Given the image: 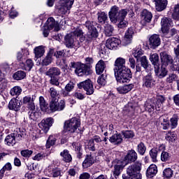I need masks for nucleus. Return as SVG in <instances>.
Instances as JSON below:
<instances>
[{
  "label": "nucleus",
  "mask_w": 179,
  "mask_h": 179,
  "mask_svg": "<svg viewBox=\"0 0 179 179\" xmlns=\"http://www.w3.org/2000/svg\"><path fill=\"white\" fill-rule=\"evenodd\" d=\"M34 51L36 58H41L44 55V52H45L43 46H38L34 48Z\"/></svg>",
  "instance_id": "41"
},
{
  "label": "nucleus",
  "mask_w": 179,
  "mask_h": 179,
  "mask_svg": "<svg viewBox=\"0 0 179 179\" xmlns=\"http://www.w3.org/2000/svg\"><path fill=\"white\" fill-rule=\"evenodd\" d=\"M122 134L126 139H131L135 136L134 131L129 130L122 131Z\"/></svg>",
  "instance_id": "58"
},
{
  "label": "nucleus",
  "mask_w": 179,
  "mask_h": 179,
  "mask_svg": "<svg viewBox=\"0 0 179 179\" xmlns=\"http://www.w3.org/2000/svg\"><path fill=\"white\" fill-rule=\"evenodd\" d=\"M171 156H170V154L167 152H162L161 154V160L162 162H169L170 160V158Z\"/></svg>",
  "instance_id": "63"
},
{
  "label": "nucleus",
  "mask_w": 179,
  "mask_h": 179,
  "mask_svg": "<svg viewBox=\"0 0 179 179\" xmlns=\"http://www.w3.org/2000/svg\"><path fill=\"white\" fill-rule=\"evenodd\" d=\"M46 76L52 77V76H59L61 75V69L58 67H50L46 72Z\"/></svg>",
  "instance_id": "30"
},
{
  "label": "nucleus",
  "mask_w": 179,
  "mask_h": 179,
  "mask_svg": "<svg viewBox=\"0 0 179 179\" xmlns=\"http://www.w3.org/2000/svg\"><path fill=\"white\" fill-rule=\"evenodd\" d=\"M134 28L130 27L129 28L124 35V38L123 40L124 43L127 45L128 44H131L132 41V36H134Z\"/></svg>",
  "instance_id": "23"
},
{
  "label": "nucleus",
  "mask_w": 179,
  "mask_h": 179,
  "mask_svg": "<svg viewBox=\"0 0 179 179\" xmlns=\"http://www.w3.org/2000/svg\"><path fill=\"white\" fill-rule=\"evenodd\" d=\"M161 43L160 36L157 34H153L149 38V45L152 50H156Z\"/></svg>",
  "instance_id": "13"
},
{
  "label": "nucleus",
  "mask_w": 179,
  "mask_h": 179,
  "mask_svg": "<svg viewBox=\"0 0 179 179\" xmlns=\"http://www.w3.org/2000/svg\"><path fill=\"white\" fill-rule=\"evenodd\" d=\"M161 62L162 65L167 66L168 65H171L174 62L173 57L171 55L166 54L165 52H162L160 53Z\"/></svg>",
  "instance_id": "14"
},
{
  "label": "nucleus",
  "mask_w": 179,
  "mask_h": 179,
  "mask_svg": "<svg viewBox=\"0 0 179 179\" xmlns=\"http://www.w3.org/2000/svg\"><path fill=\"white\" fill-rule=\"evenodd\" d=\"M13 137L15 138V141L17 142H19V141H22V138H24V132L21 131L20 129H17L14 131L13 134H12Z\"/></svg>",
  "instance_id": "42"
},
{
  "label": "nucleus",
  "mask_w": 179,
  "mask_h": 179,
  "mask_svg": "<svg viewBox=\"0 0 179 179\" xmlns=\"http://www.w3.org/2000/svg\"><path fill=\"white\" fill-rule=\"evenodd\" d=\"M141 16L144 23H150V22H152V17H153L152 13L148 11L146 9L142 11Z\"/></svg>",
  "instance_id": "27"
},
{
  "label": "nucleus",
  "mask_w": 179,
  "mask_h": 179,
  "mask_svg": "<svg viewBox=\"0 0 179 179\" xmlns=\"http://www.w3.org/2000/svg\"><path fill=\"white\" fill-rule=\"evenodd\" d=\"M176 135L174 133H171V132H169V134H167L166 135L165 139L168 141V142H174V141H176Z\"/></svg>",
  "instance_id": "60"
},
{
  "label": "nucleus",
  "mask_w": 179,
  "mask_h": 179,
  "mask_svg": "<svg viewBox=\"0 0 179 179\" xmlns=\"http://www.w3.org/2000/svg\"><path fill=\"white\" fill-rule=\"evenodd\" d=\"M34 100H36V95H27L23 97L22 103L27 104L29 110H36Z\"/></svg>",
  "instance_id": "11"
},
{
  "label": "nucleus",
  "mask_w": 179,
  "mask_h": 179,
  "mask_svg": "<svg viewBox=\"0 0 179 179\" xmlns=\"http://www.w3.org/2000/svg\"><path fill=\"white\" fill-rule=\"evenodd\" d=\"M134 86V84H129L127 85L117 87V90L118 93H120V94H126V93H128L131 91Z\"/></svg>",
  "instance_id": "32"
},
{
  "label": "nucleus",
  "mask_w": 179,
  "mask_h": 179,
  "mask_svg": "<svg viewBox=\"0 0 179 179\" xmlns=\"http://www.w3.org/2000/svg\"><path fill=\"white\" fill-rule=\"evenodd\" d=\"M48 177L52 178H61L62 177V169L57 166L49 167L48 170Z\"/></svg>",
  "instance_id": "12"
},
{
  "label": "nucleus",
  "mask_w": 179,
  "mask_h": 179,
  "mask_svg": "<svg viewBox=\"0 0 179 179\" xmlns=\"http://www.w3.org/2000/svg\"><path fill=\"white\" fill-rule=\"evenodd\" d=\"M52 126V118L48 117L45 120H43L41 122L38 124L39 128L44 131V132H48L50 127Z\"/></svg>",
  "instance_id": "17"
},
{
  "label": "nucleus",
  "mask_w": 179,
  "mask_h": 179,
  "mask_svg": "<svg viewBox=\"0 0 179 179\" xmlns=\"http://www.w3.org/2000/svg\"><path fill=\"white\" fill-rule=\"evenodd\" d=\"M173 170L170 168H166L163 171V176L165 178H171L173 177Z\"/></svg>",
  "instance_id": "57"
},
{
  "label": "nucleus",
  "mask_w": 179,
  "mask_h": 179,
  "mask_svg": "<svg viewBox=\"0 0 179 179\" xmlns=\"http://www.w3.org/2000/svg\"><path fill=\"white\" fill-rule=\"evenodd\" d=\"M94 163V159L92 157V155H87L85 160L83 162V167L84 169H88Z\"/></svg>",
  "instance_id": "33"
},
{
  "label": "nucleus",
  "mask_w": 179,
  "mask_h": 179,
  "mask_svg": "<svg viewBox=\"0 0 179 179\" xmlns=\"http://www.w3.org/2000/svg\"><path fill=\"white\" fill-rule=\"evenodd\" d=\"M138 160V154L134 150H131L127 152V155L124 157V162L127 163H132L134 162H136Z\"/></svg>",
  "instance_id": "16"
},
{
  "label": "nucleus",
  "mask_w": 179,
  "mask_h": 179,
  "mask_svg": "<svg viewBox=\"0 0 179 179\" xmlns=\"http://www.w3.org/2000/svg\"><path fill=\"white\" fill-rule=\"evenodd\" d=\"M39 104L42 111H47L48 110V103L45 101L44 96L39 97Z\"/></svg>",
  "instance_id": "47"
},
{
  "label": "nucleus",
  "mask_w": 179,
  "mask_h": 179,
  "mask_svg": "<svg viewBox=\"0 0 179 179\" xmlns=\"http://www.w3.org/2000/svg\"><path fill=\"white\" fill-rule=\"evenodd\" d=\"M155 2V8L157 12H162L167 8L169 1L167 0H154Z\"/></svg>",
  "instance_id": "22"
},
{
  "label": "nucleus",
  "mask_w": 179,
  "mask_h": 179,
  "mask_svg": "<svg viewBox=\"0 0 179 179\" xmlns=\"http://www.w3.org/2000/svg\"><path fill=\"white\" fill-rule=\"evenodd\" d=\"M159 66L155 67V75L159 79H163V78H166V76H167L169 71H167V68H166V66L162 64L161 66V69Z\"/></svg>",
  "instance_id": "19"
},
{
  "label": "nucleus",
  "mask_w": 179,
  "mask_h": 179,
  "mask_svg": "<svg viewBox=\"0 0 179 179\" xmlns=\"http://www.w3.org/2000/svg\"><path fill=\"white\" fill-rule=\"evenodd\" d=\"M70 68L75 69V73L77 76H89V75H92L90 66L79 62H71L70 63Z\"/></svg>",
  "instance_id": "4"
},
{
  "label": "nucleus",
  "mask_w": 179,
  "mask_h": 179,
  "mask_svg": "<svg viewBox=\"0 0 179 179\" xmlns=\"http://www.w3.org/2000/svg\"><path fill=\"white\" fill-rule=\"evenodd\" d=\"M72 146L76 150L77 159H82L83 156V149H82V143H80V142H73L72 143Z\"/></svg>",
  "instance_id": "24"
},
{
  "label": "nucleus",
  "mask_w": 179,
  "mask_h": 179,
  "mask_svg": "<svg viewBox=\"0 0 179 179\" xmlns=\"http://www.w3.org/2000/svg\"><path fill=\"white\" fill-rule=\"evenodd\" d=\"M55 142H57V138L53 136H50L46 141L47 149H50L51 146H54V145H55Z\"/></svg>",
  "instance_id": "51"
},
{
  "label": "nucleus",
  "mask_w": 179,
  "mask_h": 179,
  "mask_svg": "<svg viewBox=\"0 0 179 179\" xmlns=\"http://www.w3.org/2000/svg\"><path fill=\"white\" fill-rule=\"evenodd\" d=\"M117 22H119L117 24V27H119V29H124V27H127V26H128V22L125 20V17L117 20Z\"/></svg>",
  "instance_id": "59"
},
{
  "label": "nucleus",
  "mask_w": 179,
  "mask_h": 179,
  "mask_svg": "<svg viewBox=\"0 0 179 179\" xmlns=\"http://www.w3.org/2000/svg\"><path fill=\"white\" fill-rule=\"evenodd\" d=\"M13 78L15 80H22L26 78V73L23 71H18L13 75Z\"/></svg>",
  "instance_id": "45"
},
{
  "label": "nucleus",
  "mask_w": 179,
  "mask_h": 179,
  "mask_svg": "<svg viewBox=\"0 0 179 179\" xmlns=\"http://www.w3.org/2000/svg\"><path fill=\"white\" fill-rule=\"evenodd\" d=\"M109 141L113 145H120L122 143V135L121 134H115L109 138Z\"/></svg>",
  "instance_id": "28"
},
{
  "label": "nucleus",
  "mask_w": 179,
  "mask_h": 179,
  "mask_svg": "<svg viewBox=\"0 0 179 179\" xmlns=\"http://www.w3.org/2000/svg\"><path fill=\"white\" fill-rule=\"evenodd\" d=\"M114 31V27L110 24H106L105 26V34L108 37H111L113 36V33Z\"/></svg>",
  "instance_id": "53"
},
{
  "label": "nucleus",
  "mask_w": 179,
  "mask_h": 179,
  "mask_svg": "<svg viewBox=\"0 0 179 179\" xmlns=\"http://www.w3.org/2000/svg\"><path fill=\"white\" fill-rule=\"evenodd\" d=\"M76 37L80 38V41L85 40V37H83V31L80 28L76 29L75 31L65 36L64 44L67 48H73V47H75V43H76L75 39H76Z\"/></svg>",
  "instance_id": "2"
},
{
  "label": "nucleus",
  "mask_w": 179,
  "mask_h": 179,
  "mask_svg": "<svg viewBox=\"0 0 179 179\" xmlns=\"http://www.w3.org/2000/svg\"><path fill=\"white\" fill-rule=\"evenodd\" d=\"M157 153H159L157 148H152L150 150V156L154 162H157Z\"/></svg>",
  "instance_id": "55"
},
{
  "label": "nucleus",
  "mask_w": 179,
  "mask_h": 179,
  "mask_svg": "<svg viewBox=\"0 0 179 179\" xmlns=\"http://www.w3.org/2000/svg\"><path fill=\"white\" fill-rule=\"evenodd\" d=\"M12 171V164L7 162L0 170V179L3 178L5 176V171Z\"/></svg>",
  "instance_id": "38"
},
{
  "label": "nucleus",
  "mask_w": 179,
  "mask_h": 179,
  "mask_svg": "<svg viewBox=\"0 0 179 179\" xmlns=\"http://www.w3.org/2000/svg\"><path fill=\"white\" fill-rule=\"evenodd\" d=\"M142 163L136 162L129 166L127 169V177H123V179H142Z\"/></svg>",
  "instance_id": "3"
},
{
  "label": "nucleus",
  "mask_w": 179,
  "mask_h": 179,
  "mask_svg": "<svg viewBox=\"0 0 179 179\" xmlns=\"http://www.w3.org/2000/svg\"><path fill=\"white\" fill-rule=\"evenodd\" d=\"M108 15L110 22H112V23H117V20L123 19V17H127V15H128V10H120V7L113 6L111 7Z\"/></svg>",
  "instance_id": "5"
},
{
  "label": "nucleus",
  "mask_w": 179,
  "mask_h": 179,
  "mask_svg": "<svg viewBox=\"0 0 179 179\" xmlns=\"http://www.w3.org/2000/svg\"><path fill=\"white\" fill-rule=\"evenodd\" d=\"M52 55H54V49H50L45 59L43 60V65L47 66L52 62Z\"/></svg>",
  "instance_id": "35"
},
{
  "label": "nucleus",
  "mask_w": 179,
  "mask_h": 179,
  "mask_svg": "<svg viewBox=\"0 0 179 179\" xmlns=\"http://www.w3.org/2000/svg\"><path fill=\"white\" fill-rule=\"evenodd\" d=\"M22 65H23L22 68V69H24V71H31L33 66H34V62H33V60H31V59H27L25 64L22 63L21 66Z\"/></svg>",
  "instance_id": "39"
},
{
  "label": "nucleus",
  "mask_w": 179,
  "mask_h": 179,
  "mask_svg": "<svg viewBox=\"0 0 179 179\" xmlns=\"http://www.w3.org/2000/svg\"><path fill=\"white\" fill-rule=\"evenodd\" d=\"M159 122L163 127V129H169L170 128V123L169 122V118L164 115L159 117Z\"/></svg>",
  "instance_id": "40"
},
{
  "label": "nucleus",
  "mask_w": 179,
  "mask_h": 179,
  "mask_svg": "<svg viewBox=\"0 0 179 179\" xmlns=\"http://www.w3.org/2000/svg\"><path fill=\"white\" fill-rule=\"evenodd\" d=\"M173 24L171 19L164 17L161 20L162 31L164 34L169 33V27Z\"/></svg>",
  "instance_id": "15"
},
{
  "label": "nucleus",
  "mask_w": 179,
  "mask_h": 179,
  "mask_svg": "<svg viewBox=\"0 0 179 179\" xmlns=\"http://www.w3.org/2000/svg\"><path fill=\"white\" fill-rule=\"evenodd\" d=\"M172 17L174 20H176V22H179V4L174 6Z\"/></svg>",
  "instance_id": "54"
},
{
  "label": "nucleus",
  "mask_w": 179,
  "mask_h": 179,
  "mask_svg": "<svg viewBox=\"0 0 179 179\" xmlns=\"http://www.w3.org/2000/svg\"><path fill=\"white\" fill-rule=\"evenodd\" d=\"M5 143L8 146H13L16 143V139L13 136V134H9L6 137Z\"/></svg>",
  "instance_id": "43"
},
{
  "label": "nucleus",
  "mask_w": 179,
  "mask_h": 179,
  "mask_svg": "<svg viewBox=\"0 0 179 179\" xmlns=\"http://www.w3.org/2000/svg\"><path fill=\"white\" fill-rule=\"evenodd\" d=\"M106 44L109 50H114V48H117L121 44V41L117 38H109L106 41Z\"/></svg>",
  "instance_id": "20"
},
{
  "label": "nucleus",
  "mask_w": 179,
  "mask_h": 179,
  "mask_svg": "<svg viewBox=\"0 0 179 179\" xmlns=\"http://www.w3.org/2000/svg\"><path fill=\"white\" fill-rule=\"evenodd\" d=\"M75 0H60L58 6V13L59 15H66L72 8Z\"/></svg>",
  "instance_id": "8"
},
{
  "label": "nucleus",
  "mask_w": 179,
  "mask_h": 179,
  "mask_svg": "<svg viewBox=\"0 0 179 179\" xmlns=\"http://www.w3.org/2000/svg\"><path fill=\"white\" fill-rule=\"evenodd\" d=\"M28 115L29 119L32 120L33 121H36L39 117L38 113L36 111V109H29Z\"/></svg>",
  "instance_id": "50"
},
{
  "label": "nucleus",
  "mask_w": 179,
  "mask_h": 179,
  "mask_svg": "<svg viewBox=\"0 0 179 179\" xmlns=\"http://www.w3.org/2000/svg\"><path fill=\"white\" fill-rule=\"evenodd\" d=\"M20 153L22 157L29 158L33 155V151L30 150H22Z\"/></svg>",
  "instance_id": "64"
},
{
  "label": "nucleus",
  "mask_w": 179,
  "mask_h": 179,
  "mask_svg": "<svg viewBox=\"0 0 179 179\" xmlns=\"http://www.w3.org/2000/svg\"><path fill=\"white\" fill-rule=\"evenodd\" d=\"M10 96H19L20 94H22V87L20 86H15L10 90Z\"/></svg>",
  "instance_id": "44"
},
{
  "label": "nucleus",
  "mask_w": 179,
  "mask_h": 179,
  "mask_svg": "<svg viewBox=\"0 0 179 179\" xmlns=\"http://www.w3.org/2000/svg\"><path fill=\"white\" fill-rule=\"evenodd\" d=\"M136 150L141 156H143L146 153V145L143 142H141L138 144Z\"/></svg>",
  "instance_id": "48"
},
{
  "label": "nucleus",
  "mask_w": 179,
  "mask_h": 179,
  "mask_svg": "<svg viewBox=\"0 0 179 179\" xmlns=\"http://www.w3.org/2000/svg\"><path fill=\"white\" fill-rule=\"evenodd\" d=\"M132 54L137 61H139V59L142 58V55H143V50H142V49L140 48H135L134 49Z\"/></svg>",
  "instance_id": "46"
},
{
  "label": "nucleus",
  "mask_w": 179,
  "mask_h": 179,
  "mask_svg": "<svg viewBox=\"0 0 179 179\" xmlns=\"http://www.w3.org/2000/svg\"><path fill=\"white\" fill-rule=\"evenodd\" d=\"M46 24V27L49 30H52V29H54L55 31H59V24L58 23V22H55L54 17H49L47 20Z\"/></svg>",
  "instance_id": "18"
},
{
  "label": "nucleus",
  "mask_w": 179,
  "mask_h": 179,
  "mask_svg": "<svg viewBox=\"0 0 179 179\" xmlns=\"http://www.w3.org/2000/svg\"><path fill=\"white\" fill-rule=\"evenodd\" d=\"M171 128H176L177 125H178V116L177 115H174L171 118Z\"/></svg>",
  "instance_id": "62"
},
{
  "label": "nucleus",
  "mask_w": 179,
  "mask_h": 179,
  "mask_svg": "<svg viewBox=\"0 0 179 179\" xmlns=\"http://www.w3.org/2000/svg\"><path fill=\"white\" fill-rule=\"evenodd\" d=\"M157 103H156V100L155 99H149L145 103V110L148 111V113H152L155 111V108H157Z\"/></svg>",
  "instance_id": "21"
},
{
  "label": "nucleus",
  "mask_w": 179,
  "mask_h": 179,
  "mask_svg": "<svg viewBox=\"0 0 179 179\" xmlns=\"http://www.w3.org/2000/svg\"><path fill=\"white\" fill-rule=\"evenodd\" d=\"M97 19L99 23H101V24H104L107 20H108V16L107 15V13L104 11H99L96 13Z\"/></svg>",
  "instance_id": "31"
},
{
  "label": "nucleus",
  "mask_w": 179,
  "mask_h": 179,
  "mask_svg": "<svg viewBox=\"0 0 179 179\" xmlns=\"http://www.w3.org/2000/svg\"><path fill=\"white\" fill-rule=\"evenodd\" d=\"M156 174H157V166L151 164L146 171V176L148 178H153Z\"/></svg>",
  "instance_id": "29"
},
{
  "label": "nucleus",
  "mask_w": 179,
  "mask_h": 179,
  "mask_svg": "<svg viewBox=\"0 0 179 179\" xmlns=\"http://www.w3.org/2000/svg\"><path fill=\"white\" fill-rule=\"evenodd\" d=\"M95 69L97 75H101L104 72V69H106V63H104V61L99 60L96 64Z\"/></svg>",
  "instance_id": "37"
},
{
  "label": "nucleus",
  "mask_w": 179,
  "mask_h": 179,
  "mask_svg": "<svg viewBox=\"0 0 179 179\" xmlns=\"http://www.w3.org/2000/svg\"><path fill=\"white\" fill-rule=\"evenodd\" d=\"M97 83L100 85V86H106L107 83V74L103 73L97 79Z\"/></svg>",
  "instance_id": "49"
},
{
  "label": "nucleus",
  "mask_w": 179,
  "mask_h": 179,
  "mask_svg": "<svg viewBox=\"0 0 179 179\" xmlns=\"http://www.w3.org/2000/svg\"><path fill=\"white\" fill-rule=\"evenodd\" d=\"M115 76L118 83H127L132 78L131 69L125 66V59L118 57L115 62Z\"/></svg>",
  "instance_id": "1"
},
{
  "label": "nucleus",
  "mask_w": 179,
  "mask_h": 179,
  "mask_svg": "<svg viewBox=\"0 0 179 179\" xmlns=\"http://www.w3.org/2000/svg\"><path fill=\"white\" fill-rule=\"evenodd\" d=\"M141 65L144 69L149 68V62L148 61V58L146 56H143L140 58Z\"/></svg>",
  "instance_id": "56"
},
{
  "label": "nucleus",
  "mask_w": 179,
  "mask_h": 179,
  "mask_svg": "<svg viewBox=\"0 0 179 179\" xmlns=\"http://www.w3.org/2000/svg\"><path fill=\"white\" fill-rule=\"evenodd\" d=\"M8 108L14 111H19L20 110V101L16 98H13L8 103Z\"/></svg>",
  "instance_id": "25"
},
{
  "label": "nucleus",
  "mask_w": 179,
  "mask_h": 179,
  "mask_svg": "<svg viewBox=\"0 0 179 179\" xmlns=\"http://www.w3.org/2000/svg\"><path fill=\"white\" fill-rule=\"evenodd\" d=\"M80 89H83L86 92L87 96H91L94 93V87H93V82L90 79L85 80L78 84Z\"/></svg>",
  "instance_id": "9"
},
{
  "label": "nucleus",
  "mask_w": 179,
  "mask_h": 179,
  "mask_svg": "<svg viewBox=\"0 0 179 179\" xmlns=\"http://www.w3.org/2000/svg\"><path fill=\"white\" fill-rule=\"evenodd\" d=\"M125 166H127V163H124V162L121 163L118 162L114 166L113 176L115 177V178H117V177L121 174V171H122Z\"/></svg>",
  "instance_id": "26"
},
{
  "label": "nucleus",
  "mask_w": 179,
  "mask_h": 179,
  "mask_svg": "<svg viewBox=\"0 0 179 179\" xmlns=\"http://www.w3.org/2000/svg\"><path fill=\"white\" fill-rule=\"evenodd\" d=\"M110 50V48H108L107 47V45H101V48H99V55L100 57H101V58H103V57H104V55H106V54H108V50Z\"/></svg>",
  "instance_id": "52"
},
{
  "label": "nucleus",
  "mask_w": 179,
  "mask_h": 179,
  "mask_svg": "<svg viewBox=\"0 0 179 179\" xmlns=\"http://www.w3.org/2000/svg\"><path fill=\"white\" fill-rule=\"evenodd\" d=\"M60 156L62 157L63 162L65 163H71L72 162V155L69 153V150H64L62 152H60Z\"/></svg>",
  "instance_id": "34"
},
{
  "label": "nucleus",
  "mask_w": 179,
  "mask_h": 179,
  "mask_svg": "<svg viewBox=\"0 0 179 179\" xmlns=\"http://www.w3.org/2000/svg\"><path fill=\"white\" fill-rule=\"evenodd\" d=\"M156 85V80L152 76V73H149L148 75L143 78V87L147 89H152Z\"/></svg>",
  "instance_id": "10"
},
{
  "label": "nucleus",
  "mask_w": 179,
  "mask_h": 179,
  "mask_svg": "<svg viewBox=\"0 0 179 179\" xmlns=\"http://www.w3.org/2000/svg\"><path fill=\"white\" fill-rule=\"evenodd\" d=\"M58 102L57 99H52L50 103V109L51 111H57Z\"/></svg>",
  "instance_id": "61"
},
{
  "label": "nucleus",
  "mask_w": 179,
  "mask_h": 179,
  "mask_svg": "<svg viewBox=\"0 0 179 179\" xmlns=\"http://www.w3.org/2000/svg\"><path fill=\"white\" fill-rule=\"evenodd\" d=\"M150 61L156 69L157 66H160V62L159 59V55L157 53H154L150 55Z\"/></svg>",
  "instance_id": "36"
},
{
  "label": "nucleus",
  "mask_w": 179,
  "mask_h": 179,
  "mask_svg": "<svg viewBox=\"0 0 179 179\" xmlns=\"http://www.w3.org/2000/svg\"><path fill=\"white\" fill-rule=\"evenodd\" d=\"M80 127V120L76 117H73L64 122V131L65 132H69V134H74V132L78 131V128Z\"/></svg>",
  "instance_id": "7"
},
{
  "label": "nucleus",
  "mask_w": 179,
  "mask_h": 179,
  "mask_svg": "<svg viewBox=\"0 0 179 179\" xmlns=\"http://www.w3.org/2000/svg\"><path fill=\"white\" fill-rule=\"evenodd\" d=\"M96 22L93 21H87L84 24L88 30L87 33V40L90 43L94 41V40L99 37V32L97 31V29H96Z\"/></svg>",
  "instance_id": "6"
}]
</instances>
